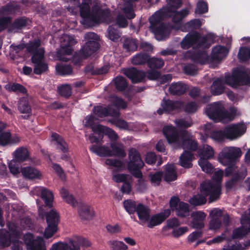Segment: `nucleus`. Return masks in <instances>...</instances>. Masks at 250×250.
<instances>
[{"label": "nucleus", "instance_id": "f257e3e1", "mask_svg": "<svg viewBox=\"0 0 250 250\" xmlns=\"http://www.w3.org/2000/svg\"><path fill=\"white\" fill-rule=\"evenodd\" d=\"M181 5V0H167V8L156 12L150 18V29L157 40L162 41L167 39L170 33V27L160 23L162 18L165 15L172 17V21L174 23L173 28L181 30L183 24H181L180 22L189 13L187 9H183L180 12H176L175 9Z\"/></svg>", "mask_w": 250, "mask_h": 250}, {"label": "nucleus", "instance_id": "f03ea898", "mask_svg": "<svg viewBox=\"0 0 250 250\" xmlns=\"http://www.w3.org/2000/svg\"><path fill=\"white\" fill-rule=\"evenodd\" d=\"M163 134L169 144L173 147H182L195 151L197 148V143L190 134L184 132L182 136H179L176 128L171 125H167L163 128Z\"/></svg>", "mask_w": 250, "mask_h": 250}, {"label": "nucleus", "instance_id": "7ed1b4c3", "mask_svg": "<svg viewBox=\"0 0 250 250\" xmlns=\"http://www.w3.org/2000/svg\"><path fill=\"white\" fill-rule=\"evenodd\" d=\"M91 0H83L80 8V14L84 24L94 25L102 22H109L110 14L108 10L93 9L90 11Z\"/></svg>", "mask_w": 250, "mask_h": 250}, {"label": "nucleus", "instance_id": "20e7f679", "mask_svg": "<svg viewBox=\"0 0 250 250\" xmlns=\"http://www.w3.org/2000/svg\"><path fill=\"white\" fill-rule=\"evenodd\" d=\"M230 45L231 40L228 39L226 46L217 45L212 48L210 57L208 56L205 52L196 53L191 57L192 60L201 64L218 62L227 56Z\"/></svg>", "mask_w": 250, "mask_h": 250}, {"label": "nucleus", "instance_id": "39448f33", "mask_svg": "<svg viewBox=\"0 0 250 250\" xmlns=\"http://www.w3.org/2000/svg\"><path fill=\"white\" fill-rule=\"evenodd\" d=\"M206 113L210 119L223 123L230 121L239 115L235 107L230 108L229 111H224L223 106L219 102L208 105L206 108Z\"/></svg>", "mask_w": 250, "mask_h": 250}, {"label": "nucleus", "instance_id": "423d86ee", "mask_svg": "<svg viewBox=\"0 0 250 250\" xmlns=\"http://www.w3.org/2000/svg\"><path fill=\"white\" fill-rule=\"evenodd\" d=\"M223 175L221 170L215 172L213 179L210 181H205L201 185V191L206 195H209V201L212 202L219 198L221 193L220 182Z\"/></svg>", "mask_w": 250, "mask_h": 250}, {"label": "nucleus", "instance_id": "0eeeda50", "mask_svg": "<svg viewBox=\"0 0 250 250\" xmlns=\"http://www.w3.org/2000/svg\"><path fill=\"white\" fill-rule=\"evenodd\" d=\"M242 154L241 149L237 147H226L219 154L218 160L224 166H228L226 169V175L229 176L233 173L236 166L235 159L240 157Z\"/></svg>", "mask_w": 250, "mask_h": 250}, {"label": "nucleus", "instance_id": "6e6552de", "mask_svg": "<svg viewBox=\"0 0 250 250\" xmlns=\"http://www.w3.org/2000/svg\"><path fill=\"white\" fill-rule=\"evenodd\" d=\"M40 45V42L38 40L30 43L27 47L28 50L33 53L32 61L34 63V72L36 74H41L48 69L43 60L44 51Z\"/></svg>", "mask_w": 250, "mask_h": 250}, {"label": "nucleus", "instance_id": "1a4fd4ad", "mask_svg": "<svg viewBox=\"0 0 250 250\" xmlns=\"http://www.w3.org/2000/svg\"><path fill=\"white\" fill-rule=\"evenodd\" d=\"M213 41V36L210 34L201 37L197 33H189L183 39L181 44L183 49H188L191 46L193 48H206L209 46Z\"/></svg>", "mask_w": 250, "mask_h": 250}, {"label": "nucleus", "instance_id": "9d476101", "mask_svg": "<svg viewBox=\"0 0 250 250\" xmlns=\"http://www.w3.org/2000/svg\"><path fill=\"white\" fill-rule=\"evenodd\" d=\"M10 233L6 230H1L0 233V247L5 248L10 245L11 240L12 241V250H22L21 242L17 240V236L19 234L17 227L14 223L8 225Z\"/></svg>", "mask_w": 250, "mask_h": 250}, {"label": "nucleus", "instance_id": "9b49d317", "mask_svg": "<svg viewBox=\"0 0 250 250\" xmlns=\"http://www.w3.org/2000/svg\"><path fill=\"white\" fill-rule=\"evenodd\" d=\"M225 82L233 87L250 83V69L244 67L235 69L231 76L226 77Z\"/></svg>", "mask_w": 250, "mask_h": 250}, {"label": "nucleus", "instance_id": "f8f14e48", "mask_svg": "<svg viewBox=\"0 0 250 250\" xmlns=\"http://www.w3.org/2000/svg\"><path fill=\"white\" fill-rule=\"evenodd\" d=\"M111 149L105 146H99L97 145H92L90 149L93 153L100 156H118L124 157L125 153L124 146L119 143H112L110 146Z\"/></svg>", "mask_w": 250, "mask_h": 250}, {"label": "nucleus", "instance_id": "ddd939ff", "mask_svg": "<svg viewBox=\"0 0 250 250\" xmlns=\"http://www.w3.org/2000/svg\"><path fill=\"white\" fill-rule=\"evenodd\" d=\"M128 158L129 161L127 163L128 171L135 177H141L142 174L140 169L144 166V163L140 153L136 149L132 148L129 150Z\"/></svg>", "mask_w": 250, "mask_h": 250}, {"label": "nucleus", "instance_id": "4468645a", "mask_svg": "<svg viewBox=\"0 0 250 250\" xmlns=\"http://www.w3.org/2000/svg\"><path fill=\"white\" fill-rule=\"evenodd\" d=\"M86 42L81 49L80 56L83 58L92 54L99 48V37L94 33H88L85 35Z\"/></svg>", "mask_w": 250, "mask_h": 250}, {"label": "nucleus", "instance_id": "2eb2a0df", "mask_svg": "<svg viewBox=\"0 0 250 250\" xmlns=\"http://www.w3.org/2000/svg\"><path fill=\"white\" fill-rule=\"evenodd\" d=\"M61 49L58 52V58L60 60L66 61L68 58L63 57L62 54L69 55L71 53L72 48L71 46L75 44L76 41L72 36L64 35L61 39Z\"/></svg>", "mask_w": 250, "mask_h": 250}, {"label": "nucleus", "instance_id": "dca6fc26", "mask_svg": "<svg viewBox=\"0 0 250 250\" xmlns=\"http://www.w3.org/2000/svg\"><path fill=\"white\" fill-rule=\"evenodd\" d=\"M24 240L27 248L30 250H46L43 238L31 233H26Z\"/></svg>", "mask_w": 250, "mask_h": 250}, {"label": "nucleus", "instance_id": "f3484780", "mask_svg": "<svg viewBox=\"0 0 250 250\" xmlns=\"http://www.w3.org/2000/svg\"><path fill=\"white\" fill-rule=\"evenodd\" d=\"M246 129L244 124L230 125L225 128L226 137L231 140L237 139L245 133Z\"/></svg>", "mask_w": 250, "mask_h": 250}, {"label": "nucleus", "instance_id": "a211bd4d", "mask_svg": "<svg viewBox=\"0 0 250 250\" xmlns=\"http://www.w3.org/2000/svg\"><path fill=\"white\" fill-rule=\"evenodd\" d=\"M169 204L171 208L176 211L178 216L184 217L189 215L190 210L188 204L180 202L178 197L171 198Z\"/></svg>", "mask_w": 250, "mask_h": 250}, {"label": "nucleus", "instance_id": "6ab92c4d", "mask_svg": "<svg viewBox=\"0 0 250 250\" xmlns=\"http://www.w3.org/2000/svg\"><path fill=\"white\" fill-rule=\"evenodd\" d=\"M170 214V209L165 210L159 213L149 216L146 224L148 228H152L161 224Z\"/></svg>", "mask_w": 250, "mask_h": 250}, {"label": "nucleus", "instance_id": "aec40b11", "mask_svg": "<svg viewBox=\"0 0 250 250\" xmlns=\"http://www.w3.org/2000/svg\"><path fill=\"white\" fill-rule=\"evenodd\" d=\"M192 218L190 223L192 228L197 229H201L204 227V221L206 214L203 211H198L193 212L191 214Z\"/></svg>", "mask_w": 250, "mask_h": 250}, {"label": "nucleus", "instance_id": "412c9836", "mask_svg": "<svg viewBox=\"0 0 250 250\" xmlns=\"http://www.w3.org/2000/svg\"><path fill=\"white\" fill-rule=\"evenodd\" d=\"M136 213L140 221V223L146 224L150 215V209L146 206L141 204H137Z\"/></svg>", "mask_w": 250, "mask_h": 250}, {"label": "nucleus", "instance_id": "4be33fe9", "mask_svg": "<svg viewBox=\"0 0 250 250\" xmlns=\"http://www.w3.org/2000/svg\"><path fill=\"white\" fill-rule=\"evenodd\" d=\"M199 159L208 160L212 159L214 155V150L212 146L207 144H204L199 146L197 151Z\"/></svg>", "mask_w": 250, "mask_h": 250}, {"label": "nucleus", "instance_id": "5701e85b", "mask_svg": "<svg viewBox=\"0 0 250 250\" xmlns=\"http://www.w3.org/2000/svg\"><path fill=\"white\" fill-rule=\"evenodd\" d=\"M21 173L23 177L29 179H39L42 177V172L34 167H22L21 169Z\"/></svg>", "mask_w": 250, "mask_h": 250}, {"label": "nucleus", "instance_id": "b1692460", "mask_svg": "<svg viewBox=\"0 0 250 250\" xmlns=\"http://www.w3.org/2000/svg\"><path fill=\"white\" fill-rule=\"evenodd\" d=\"M183 105V103L180 101H172L169 100H163L161 104L162 109L168 112L177 111Z\"/></svg>", "mask_w": 250, "mask_h": 250}, {"label": "nucleus", "instance_id": "393cba45", "mask_svg": "<svg viewBox=\"0 0 250 250\" xmlns=\"http://www.w3.org/2000/svg\"><path fill=\"white\" fill-rule=\"evenodd\" d=\"M125 75L131 80L133 83L141 82L145 78V74L143 71H138L135 68L127 69L125 72Z\"/></svg>", "mask_w": 250, "mask_h": 250}, {"label": "nucleus", "instance_id": "a878e982", "mask_svg": "<svg viewBox=\"0 0 250 250\" xmlns=\"http://www.w3.org/2000/svg\"><path fill=\"white\" fill-rule=\"evenodd\" d=\"M95 115L99 117H104L107 115L116 117L119 115V111L117 109L108 110L101 105L95 106L93 109Z\"/></svg>", "mask_w": 250, "mask_h": 250}, {"label": "nucleus", "instance_id": "bb28decb", "mask_svg": "<svg viewBox=\"0 0 250 250\" xmlns=\"http://www.w3.org/2000/svg\"><path fill=\"white\" fill-rule=\"evenodd\" d=\"M193 159V155L191 152L185 151L180 157L179 164L183 167L190 168L192 166L191 162Z\"/></svg>", "mask_w": 250, "mask_h": 250}, {"label": "nucleus", "instance_id": "cd10ccee", "mask_svg": "<svg viewBox=\"0 0 250 250\" xmlns=\"http://www.w3.org/2000/svg\"><path fill=\"white\" fill-rule=\"evenodd\" d=\"M36 192H41V196L42 199L44 200L46 206H50L51 203L52 202L54 198V196L52 192L42 187H37L35 188Z\"/></svg>", "mask_w": 250, "mask_h": 250}, {"label": "nucleus", "instance_id": "c85d7f7f", "mask_svg": "<svg viewBox=\"0 0 250 250\" xmlns=\"http://www.w3.org/2000/svg\"><path fill=\"white\" fill-rule=\"evenodd\" d=\"M29 98L25 97L20 100L18 105V108L21 113L26 114L24 118H27L30 116L31 112V107L29 104Z\"/></svg>", "mask_w": 250, "mask_h": 250}, {"label": "nucleus", "instance_id": "c756f323", "mask_svg": "<svg viewBox=\"0 0 250 250\" xmlns=\"http://www.w3.org/2000/svg\"><path fill=\"white\" fill-rule=\"evenodd\" d=\"M79 214L82 219L90 220L94 216L93 209L89 206L82 205L79 209Z\"/></svg>", "mask_w": 250, "mask_h": 250}, {"label": "nucleus", "instance_id": "7c9ffc66", "mask_svg": "<svg viewBox=\"0 0 250 250\" xmlns=\"http://www.w3.org/2000/svg\"><path fill=\"white\" fill-rule=\"evenodd\" d=\"M13 156L15 158V160L22 162L28 159L29 152L26 148L21 147L17 148L13 153Z\"/></svg>", "mask_w": 250, "mask_h": 250}, {"label": "nucleus", "instance_id": "2f4dec72", "mask_svg": "<svg viewBox=\"0 0 250 250\" xmlns=\"http://www.w3.org/2000/svg\"><path fill=\"white\" fill-rule=\"evenodd\" d=\"M60 194L63 200L72 207H75L77 205V202L72 194L65 188H62L60 190Z\"/></svg>", "mask_w": 250, "mask_h": 250}, {"label": "nucleus", "instance_id": "473e14b6", "mask_svg": "<svg viewBox=\"0 0 250 250\" xmlns=\"http://www.w3.org/2000/svg\"><path fill=\"white\" fill-rule=\"evenodd\" d=\"M177 179L176 172L173 165H167L165 167L164 179L167 182L174 181Z\"/></svg>", "mask_w": 250, "mask_h": 250}, {"label": "nucleus", "instance_id": "72a5a7b5", "mask_svg": "<svg viewBox=\"0 0 250 250\" xmlns=\"http://www.w3.org/2000/svg\"><path fill=\"white\" fill-rule=\"evenodd\" d=\"M203 22L198 19H194L190 21L183 24L181 27V30L183 31H188L199 28L202 24Z\"/></svg>", "mask_w": 250, "mask_h": 250}, {"label": "nucleus", "instance_id": "f704fd0d", "mask_svg": "<svg viewBox=\"0 0 250 250\" xmlns=\"http://www.w3.org/2000/svg\"><path fill=\"white\" fill-rule=\"evenodd\" d=\"M51 137L52 140L54 142L56 145H58V147L63 152L67 151L68 149V146L60 135L56 133H52Z\"/></svg>", "mask_w": 250, "mask_h": 250}, {"label": "nucleus", "instance_id": "c9c22d12", "mask_svg": "<svg viewBox=\"0 0 250 250\" xmlns=\"http://www.w3.org/2000/svg\"><path fill=\"white\" fill-rule=\"evenodd\" d=\"M186 89V85L179 82L172 83L169 88V92L175 95H180L184 93Z\"/></svg>", "mask_w": 250, "mask_h": 250}, {"label": "nucleus", "instance_id": "e433bc0d", "mask_svg": "<svg viewBox=\"0 0 250 250\" xmlns=\"http://www.w3.org/2000/svg\"><path fill=\"white\" fill-rule=\"evenodd\" d=\"M108 245L111 250H127L128 246L123 242L116 240H111Z\"/></svg>", "mask_w": 250, "mask_h": 250}, {"label": "nucleus", "instance_id": "4c0bfd02", "mask_svg": "<svg viewBox=\"0 0 250 250\" xmlns=\"http://www.w3.org/2000/svg\"><path fill=\"white\" fill-rule=\"evenodd\" d=\"M201 194H197L191 199H190L189 203L194 206H199L205 204L206 202V196L208 195H205L200 191Z\"/></svg>", "mask_w": 250, "mask_h": 250}, {"label": "nucleus", "instance_id": "58836bf2", "mask_svg": "<svg viewBox=\"0 0 250 250\" xmlns=\"http://www.w3.org/2000/svg\"><path fill=\"white\" fill-rule=\"evenodd\" d=\"M83 124L85 126L90 127L94 133H96L97 130H98L97 126L100 125L96 124V119L93 115L86 116L83 121Z\"/></svg>", "mask_w": 250, "mask_h": 250}, {"label": "nucleus", "instance_id": "ea45409f", "mask_svg": "<svg viewBox=\"0 0 250 250\" xmlns=\"http://www.w3.org/2000/svg\"><path fill=\"white\" fill-rule=\"evenodd\" d=\"M224 90V85L220 80H217L214 82L211 87V92L214 95L221 94Z\"/></svg>", "mask_w": 250, "mask_h": 250}, {"label": "nucleus", "instance_id": "a19ab883", "mask_svg": "<svg viewBox=\"0 0 250 250\" xmlns=\"http://www.w3.org/2000/svg\"><path fill=\"white\" fill-rule=\"evenodd\" d=\"M123 205L125 210L128 214H132L136 212L137 204L134 201L131 200H125L123 203Z\"/></svg>", "mask_w": 250, "mask_h": 250}, {"label": "nucleus", "instance_id": "79ce46f5", "mask_svg": "<svg viewBox=\"0 0 250 250\" xmlns=\"http://www.w3.org/2000/svg\"><path fill=\"white\" fill-rule=\"evenodd\" d=\"M47 224L58 225L59 222V215L57 212L52 209L46 216Z\"/></svg>", "mask_w": 250, "mask_h": 250}, {"label": "nucleus", "instance_id": "37998d69", "mask_svg": "<svg viewBox=\"0 0 250 250\" xmlns=\"http://www.w3.org/2000/svg\"><path fill=\"white\" fill-rule=\"evenodd\" d=\"M114 124L120 129L128 130H135L134 125L133 123H127L123 120H116L114 121Z\"/></svg>", "mask_w": 250, "mask_h": 250}, {"label": "nucleus", "instance_id": "c03bdc74", "mask_svg": "<svg viewBox=\"0 0 250 250\" xmlns=\"http://www.w3.org/2000/svg\"><path fill=\"white\" fill-rule=\"evenodd\" d=\"M105 163L106 165L115 167L118 170H123L125 168V166L122 161L115 159H107Z\"/></svg>", "mask_w": 250, "mask_h": 250}, {"label": "nucleus", "instance_id": "a18cd8bd", "mask_svg": "<svg viewBox=\"0 0 250 250\" xmlns=\"http://www.w3.org/2000/svg\"><path fill=\"white\" fill-rule=\"evenodd\" d=\"M97 129L99 131L103 132L108 136L112 140H116L118 138L117 134L112 129L102 125H98Z\"/></svg>", "mask_w": 250, "mask_h": 250}, {"label": "nucleus", "instance_id": "49530a36", "mask_svg": "<svg viewBox=\"0 0 250 250\" xmlns=\"http://www.w3.org/2000/svg\"><path fill=\"white\" fill-rule=\"evenodd\" d=\"M198 165L202 170L207 173H210L213 171V167L206 159H199Z\"/></svg>", "mask_w": 250, "mask_h": 250}, {"label": "nucleus", "instance_id": "de8ad7c7", "mask_svg": "<svg viewBox=\"0 0 250 250\" xmlns=\"http://www.w3.org/2000/svg\"><path fill=\"white\" fill-rule=\"evenodd\" d=\"M113 180L117 183H125L132 181V177L128 174L115 173L113 175Z\"/></svg>", "mask_w": 250, "mask_h": 250}, {"label": "nucleus", "instance_id": "09e8293b", "mask_svg": "<svg viewBox=\"0 0 250 250\" xmlns=\"http://www.w3.org/2000/svg\"><path fill=\"white\" fill-rule=\"evenodd\" d=\"M138 47V43L134 39H127L124 43V48L128 51H135Z\"/></svg>", "mask_w": 250, "mask_h": 250}, {"label": "nucleus", "instance_id": "8fccbe9b", "mask_svg": "<svg viewBox=\"0 0 250 250\" xmlns=\"http://www.w3.org/2000/svg\"><path fill=\"white\" fill-rule=\"evenodd\" d=\"M8 167L11 173L13 175L19 174L22 169L20 167L17 161L15 160H12L8 163Z\"/></svg>", "mask_w": 250, "mask_h": 250}, {"label": "nucleus", "instance_id": "3c124183", "mask_svg": "<svg viewBox=\"0 0 250 250\" xmlns=\"http://www.w3.org/2000/svg\"><path fill=\"white\" fill-rule=\"evenodd\" d=\"M208 11V6L207 3L203 0H199L197 3L195 13L200 15L207 13Z\"/></svg>", "mask_w": 250, "mask_h": 250}, {"label": "nucleus", "instance_id": "603ef678", "mask_svg": "<svg viewBox=\"0 0 250 250\" xmlns=\"http://www.w3.org/2000/svg\"><path fill=\"white\" fill-rule=\"evenodd\" d=\"M57 225L47 224V227L44 232V236L48 239L51 237L57 231Z\"/></svg>", "mask_w": 250, "mask_h": 250}, {"label": "nucleus", "instance_id": "864d4df0", "mask_svg": "<svg viewBox=\"0 0 250 250\" xmlns=\"http://www.w3.org/2000/svg\"><path fill=\"white\" fill-rule=\"evenodd\" d=\"M148 64L151 68H160L164 65V62L162 59L153 58L148 60Z\"/></svg>", "mask_w": 250, "mask_h": 250}, {"label": "nucleus", "instance_id": "5fc2aeb1", "mask_svg": "<svg viewBox=\"0 0 250 250\" xmlns=\"http://www.w3.org/2000/svg\"><path fill=\"white\" fill-rule=\"evenodd\" d=\"M210 138L215 141H221L223 140L226 137V130L224 131L221 130H215L213 131L210 135Z\"/></svg>", "mask_w": 250, "mask_h": 250}, {"label": "nucleus", "instance_id": "6e6d98bb", "mask_svg": "<svg viewBox=\"0 0 250 250\" xmlns=\"http://www.w3.org/2000/svg\"><path fill=\"white\" fill-rule=\"evenodd\" d=\"M238 57L242 61L250 59V49L246 47H241L239 50Z\"/></svg>", "mask_w": 250, "mask_h": 250}, {"label": "nucleus", "instance_id": "4d7b16f0", "mask_svg": "<svg viewBox=\"0 0 250 250\" xmlns=\"http://www.w3.org/2000/svg\"><path fill=\"white\" fill-rule=\"evenodd\" d=\"M17 8L13 5H8L0 9V16H7L15 13Z\"/></svg>", "mask_w": 250, "mask_h": 250}, {"label": "nucleus", "instance_id": "13d9d810", "mask_svg": "<svg viewBox=\"0 0 250 250\" xmlns=\"http://www.w3.org/2000/svg\"><path fill=\"white\" fill-rule=\"evenodd\" d=\"M175 123L177 127L179 128H186L190 126L192 124V122L190 118L181 119L175 121Z\"/></svg>", "mask_w": 250, "mask_h": 250}, {"label": "nucleus", "instance_id": "bf43d9fd", "mask_svg": "<svg viewBox=\"0 0 250 250\" xmlns=\"http://www.w3.org/2000/svg\"><path fill=\"white\" fill-rule=\"evenodd\" d=\"M116 86L119 90L124 89L127 86L125 79L122 77H117L114 80Z\"/></svg>", "mask_w": 250, "mask_h": 250}, {"label": "nucleus", "instance_id": "052dcab7", "mask_svg": "<svg viewBox=\"0 0 250 250\" xmlns=\"http://www.w3.org/2000/svg\"><path fill=\"white\" fill-rule=\"evenodd\" d=\"M72 241L78 242L79 246L81 245L84 248L89 247L91 244L88 240L77 235L74 236V240Z\"/></svg>", "mask_w": 250, "mask_h": 250}, {"label": "nucleus", "instance_id": "680f3d73", "mask_svg": "<svg viewBox=\"0 0 250 250\" xmlns=\"http://www.w3.org/2000/svg\"><path fill=\"white\" fill-rule=\"evenodd\" d=\"M56 70L61 75H67L71 73L72 69L69 65H58Z\"/></svg>", "mask_w": 250, "mask_h": 250}, {"label": "nucleus", "instance_id": "e2e57ef3", "mask_svg": "<svg viewBox=\"0 0 250 250\" xmlns=\"http://www.w3.org/2000/svg\"><path fill=\"white\" fill-rule=\"evenodd\" d=\"M103 132L97 130L96 133L93 132V133L89 136V140L91 143H99L102 139Z\"/></svg>", "mask_w": 250, "mask_h": 250}, {"label": "nucleus", "instance_id": "0e129e2a", "mask_svg": "<svg viewBox=\"0 0 250 250\" xmlns=\"http://www.w3.org/2000/svg\"><path fill=\"white\" fill-rule=\"evenodd\" d=\"M110 101L117 108H125L126 106V103L122 99L116 96L112 97Z\"/></svg>", "mask_w": 250, "mask_h": 250}, {"label": "nucleus", "instance_id": "69168bd1", "mask_svg": "<svg viewBox=\"0 0 250 250\" xmlns=\"http://www.w3.org/2000/svg\"><path fill=\"white\" fill-rule=\"evenodd\" d=\"M162 173L157 172L154 174H150L149 177L151 183L154 185H158L162 179Z\"/></svg>", "mask_w": 250, "mask_h": 250}, {"label": "nucleus", "instance_id": "338daca9", "mask_svg": "<svg viewBox=\"0 0 250 250\" xmlns=\"http://www.w3.org/2000/svg\"><path fill=\"white\" fill-rule=\"evenodd\" d=\"M60 93L64 97H69L71 94V88L69 85L64 84L58 88Z\"/></svg>", "mask_w": 250, "mask_h": 250}, {"label": "nucleus", "instance_id": "774afa93", "mask_svg": "<svg viewBox=\"0 0 250 250\" xmlns=\"http://www.w3.org/2000/svg\"><path fill=\"white\" fill-rule=\"evenodd\" d=\"M74 240V236L69 239L67 244L66 250H80L78 242H73Z\"/></svg>", "mask_w": 250, "mask_h": 250}]
</instances>
